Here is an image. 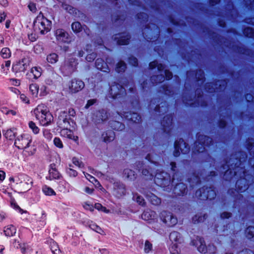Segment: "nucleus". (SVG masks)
<instances>
[{
    "label": "nucleus",
    "mask_w": 254,
    "mask_h": 254,
    "mask_svg": "<svg viewBox=\"0 0 254 254\" xmlns=\"http://www.w3.org/2000/svg\"><path fill=\"white\" fill-rule=\"evenodd\" d=\"M34 114L42 126L49 125L53 121V117L48 108L44 104L39 105L34 110Z\"/></svg>",
    "instance_id": "obj_1"
},
{
    "label": "nucleus",
    "mask_w": 254,
    "mask_h": 254,
    "mask_svg": "<svg viewBox=\"0 0 254 254\" xmlns=\"http://www.w3.org/2000/svg\"><path fill=\"white\" fill-rule=\"evenodd\" d=\"M32 137L28 134H22L17 137L14 144L18 149H22L29 155H32L35 152V149L31 147Z\"/></svg>",
    "instance_id": "obj_2"
},
{
    "label": "nucleus",
    "mask_w": 254,
    "mask_h": 254,
    "mask_svg": "<svg viewBox=\"0 0 254 254\" xmlns=\"http://www.w3.org/2000/svg\"><path fill=\"white\" fill-rule=\"evenodd\" d=\"M52 22L44 17L40 12L37 16L33 23V29L37 33L45 34L50 31Z\"/></svg>",
    "instance_id": "obj_3"
},
{
    "label": "nucleus",
    "mask_w": 254,
    "mask_h": 254,
    "mask_svg": "<svg viewBox=\"0 0 254 254\" xmlns=\"http://www.w3.org/2000/svg\"><path fill=\"white\" fill-rule=\"evenodd\" d=\"M33 180L27 176H21L16 178V187L23 192H27L33 187Z\"/></svg>",
    "instance_id": "obj_4"
},
{
    "label": "nucleus",
    "mask_w": 254,
    "mask_h": 254,
    "mask_svg": "<svg viewBox=\"0 0 254 254\" xmlns=\"http://www.w3.org/2000/svg\"><path fill=\"white\" fill-rule=\"evenodd\" d=\"M29 94L34 98H38L39 96H45L48 94L47 87L43 85L39 87L37 83H31L29 86Z\"/></svg>",
    "instance_id": "obj_5"
},
{
    "label": "nucleus",
    "mask_w": 254,
    "mask_h": 254,
    "mask_svg": "<svg viewBox=\"0 0 254 254\" xmlns=\"http://www.w3.org/2000/svg\"><path fill=\"white\" fill-rule=\"evenodd\" d=\"M191 245L197 247L198 251L200 253H206L208 252L209 254H212L216 251V248L214 246H209L206 247L204 241L198 237L191 241Z\"/></svg>",
    "instance_id": "obj_6"
},
{
    "label": "nucleus",
    "mask_w": 254,
    "mask_h": 254,
    "mask_svg": "<svg viewBox=\"0 0 254 254\" xmlns=\"http://www.w3.org/2000/svg\"><path fill=\"white\" fill-rule=\"evenodd\" d=\"M126 94L125 88L120 84L114 83L111 86L110 94L114 99H118Z\"/></svg>",
    "instance_id": "obj_7"
},
{
    "label": "nucleus",
    "mask_w": 254,
    "mask_h": 254,
    "mask_svg": "<svg viewBox=\"0 0 254 254\" xmlns=\"http://www.w3.org/2000/svg\"><path fill=\"white\" fill-rule=\"evenodd\" d=\"M30 62V61L29 58H23L15 64L13 65L12 68L16 71L24 72L29 66Z\"/></svg>",
    "instance_id": "obj_8"
},
{
    "label": "nucleus",
    "mask_w": 254,
    "mask_h": 254,
    "mask_svg": "<svg viewBox=\"0 0 254 254\" xmlns=\"http://www.w3.org/2000/svg\"><path fill=\"white\" fill-rule=\"evenodd\" d=\"M161 219L163 223L168 227L175 225V218L173 214L168 211H163L161 213Z\"/></svg>",
    "instance_id": "obj_9"
},
{
    "label": "nucleus",
    "mask_w": 254,
    "mask_h": 254,
    "mask_svg": "<svg viewBox=\"0 0 254 254\" xmlns=\"http://www.w3.org/2000/svg\"><path fill=\"white\" fill-rule=\"evenodd\" d=\"M108 119V116L107 112L104 110H101L98 111L95 113L93 121L97 125L104 123Z\"/></svg>",
    "instance_id": "obj_10"
},
{
    "label": "nucleus",
    "mask_w": 254,
    "mask_h": 254,
    "mask_svg": "<svg viewBox=\"0 0 254 254\" xmlns=\"http://www.w3.org/2000/svg\"><path fill=\"white\" fill-rule=\"evenodd\" d=\"M57 124L58 126L62 129L70 127L69 119L67 118L66 112H62L60 113Z\"/></svg>",
    "instance_id": "obj_11"
},
{
    "label": "nucleus",
    "mask_w": 254,
    "mask_h": 254,
    "mask_svg": "<svg viewBox=\"0 0 254 254\" xmlns=\"http://www.w3.org/2000/svg\"><path fill=\"white\" fill-rule=\"evenodd\" d=\"M155 181L161 186L166 185L170 181V176L165 172L157 173L155 175Z\"/></svg>",
    "instance_id": "obj_12"
},
{
    "label": "nucleus",
    "mask_w": 254,
    "mask_h": 254,
    "mask_svg": "<svg viewBox=\"0 0 254 254\" xmlns=\"http://www.w3.org/2000/svg\"><path fill=\"white\" fill-rule=\"evenodd\" d=\"M84 86L83 82L80 80L74 79L72 80L69 88L73 92H76L81 90Z\"/></svg>",
    "instance_id": "obj_13"
},
{
    "label": "nucleus",
    "mask_w": 254,
    "mask_h": 254,
    "mask_svg": "<svg viewBox=\"0 0 254 254\" xmlns=\"http://www.w3.org/2000/svg\"><path fill=\"white\" fill-rule=\"evenodd\" d=\"M126 189L125 186L119 182L114 184L113 192L114 195L119 196L125 194Z\"/></svg>",
    "instance_id": "obj_14"
},
{
    "label": "nucleus",
    "mask_w": 254,
    "mask_h": 254,
    "mask_svg": "<svg viewBox=\"0 0 254 254\" xmlns=\"http://www.w3.org/2000/svg\"><path fill=\"white\" fill-rule=\"evenodd\" d=\"M57 39L63 42H69L70 41L68 34L63 29H58L56 31Z\"/></svg>",
    "instance_id": "obj_15"
},
{
    "label": "nucleus",
    "mask_w": 254,
    "mask_h": 254,
    "mask_svg": "<svg viewBox=\"0 0 254 254\" xmlns=\"http://www.w3.org/2000/svg\"><path fill=\"white\" fill-rule=\"evenodd\" d=\"M70 127L69 128H63L61 131V134L62 136L68 138L69 139H72L74 141H77L78 137L73 135L72 131L70 129Z\"/></svg>",
    "instance_id": "obj_16"
},
{
    "label": "nucleus",
    "mask_w": 254,
    "mask_h": 254,
    "mask_svg": "<svg viewBox=\"0 0 254 254\" xmlns=\"http://www.w3.org/2000/svg\"><path fill=\"white\" fill-rule=\"evenodd\" d=\"M173 117L171 115L166 116L162 122V125L164 127L165 131L169 132L170 127L172 126Z\"/></svg>",
    "instance_id": "obj_17"
},
{
    "label": "nucleus",
    "mask_w": 254,
    "mask_h": 254,
    "mask_svg": "<svg viewBox=\"0 0 254 254\" xmlns=\"http://www.w3.org/2000/svg\"><path fill=\"white\" fill-rule=\"evenodd\" d=\"M115 39L117 40V43L119 45H127L128 43V40L129 39V37L128 34L126 33H124L122 34H120L118 35L116 37Z\"/></svg>",
    "instance_id": "obj_18"
},
{
    "label": "nucleus",
    "mask_w": 254,
    "mask_h": 254,
    "mask_svg": "<svg viewBox=\"0 0 254 254\" xmlns=\"http://www.w3.org/2000/svg\"><path fill=\"white\" fill-rule=\"evenodd\" d=\"M115 134L113 131L108 130L104 132L102 135V138L104 142L108 143L114 140Z\"/></svg>",
    "instance_id": "obj_19"
},
{
    "label": "nucleus",
    "mask_w": 254,
    "mask_h": 254,
    "mask_svg": "<svg viewBox=\"0 0 254 254\" xmlns=\"http://www.w3.org/2000/svg\"><path fill=\"white\" fill-rule=\"evenodd\" d=\"M96 66L98 69L104 72H108L109 71V68L107 64L105 63L102 59H98L96 60Z\"/></svg>",
    "instance_id": "obj_20"
},
{
    "label": "nucleus",
    "mask_w": 254,
    "mask_h": 254,
    "mask_svg": "<svg viewBox=\"0 0 254 254\" xmlns=\"http://www.w3.org/2000/svg\"><path fill=\"white\" fill-rule=\"evenodd\" d=\"M156 217V213L154 211L147 210L145 211L141 215L142 218L146 221L154 219Z\"/></svg>",
    "instance_id": "obj_21"
},
{
    "label": "nucleus",
    "mask_w": 254,
    "mask_h": 254,
    "mask_svg": "<svg viewBox=\"0 0 254 254\" xmlns=\"http://www.w3.org/2000/svg\"><path fill=\"white\" fill-rule=\"evenodd\" d=\"M3 232L5 236L11 237L15 235L16 229L13 225H8L4 228Z\"/></svg>",
    "instance_id": "obj_22"
},
{
    "label": "nucleus",
    "mask_w": 254,
    "mask_h": 254,
    "mask_svg": "<svg viewBox=\"0 0 254 254\" xmlns=\"http://www.w3.org/2000/svg\"><path fill=\"white\" fill-rule=\"evenodd\" d=\"M123 176L129 181H133L135 179L134 172L129 169L124 170L123 172Z\"/></svg>",
    "instance_id": "obj_23"
},
{
    "label": "nucleus",
    "mask_w": 254,
    "mask_h": 254,
    "mask_svg": "<svg viewBox=\"0 0 254 254\" xmlns=\"http://www.w3.org/2000/svg\"><path fill=\"white\" fill-rule=\"evenodd\" d=\"M147 198L154 205H158L161 203V199L153 193H149L147 195Z\"/></svg>",
    "instance_id": "obj_24"
},
{
    "label": "nucleus",
    "mask_w": 254,
    "mask_h": 254,
    "mask_svg": "<svg viewBox=\"0 0 254 254\" xmlns=\"http://www.w3.org/2000/svg\"><path fill=\"white\" fill-rule=\"evenodd\" d=\"M202 190H204L203 192L204 195L203 198H209L211 199L213 198L216 195L215 191L210 188H206L205 190L202 189Z\"/></svg>",
    "instance_id": "obj_25"
},
{
    "label": "nucleus",
    "mask_w": 254,
    "mask_h": 254,
    "mask_svg": "<svg viewBox=\"0 0 254 254\" xmlns=\"http://www.w3.org/2000/svg\"><path fill=\"white\" fill-rule=\"evenodd\" d=\"M142 173L146 179L152 180L153 178L154 173L151 169L144 168Z\"/></svg>",
    "instance_id": "obj_26"
},
{
    "label": "nucleus",
    "mask_w": 254,
    "mask_h": 254,
    "mask_svg": "<svg viewBox=\"0 0 254 254\" xmlns=\"http://www.w3.org/2000/svg\"><path fill=\"white\" fill-rule=\"evenodd\" d=\"M199 140H203V141H202V144H201V147L196 149L198 152H202L204 149V145L205 144L207 145L208 142L211 141V139L206 136H202L201 138L199 139Z\"/></svg>",
    "instance_id": "obj_27"
},
{
    "label": "nucleus",
    "mask_w": 254,
    "mask_h": 254,
    "mask_svg": "<svg viewBox=\"0 0 254 254\" xmlns=\"http://www.w3.org/2000/svg\"><path fill=\"white\" fill-rule=\"evenodd\" d=\"M42 191L43 193L46 195H55L56 194V192L54 190L47 186H44L42 188Z\"/></svg>",
    "instance_id": "obj_28"
},
{
    "label": "nucleus",
    "mask_w": 254,
    "mask_h": 254,
    "mask_svg": "<svg viewBox=\"0 0 254 254\" xmlns=\"http://www.w3.org/2000/svg\"><path fill=\"white\" fill-rule=\"evenodd\" d=\"M125 117L135 123L139 122L141 118L140 116L137 113L127 114L125 116Z\"/></svg>",
    "instance_id": "obj_29"
},
{
    "label": "nucleus",
    "mask_w": 254,
    "mask_h": 254,
    "mask_svg": "<svg viewBox=\"0 0 254 254\" xmlns=\"http://www.w3.org/2000/svg\"><path fill=\"white\" fill-rule=\"evenodd\" d=\"M47 60L49 63L55 64L58 61V56L55 53L50 54L48 55Z\"/></svg>",
    "instance_id": "obj_30"
},
{
    "label": "nucleus",
    "mask_w": 254,
    "mask_h": 254,
    "mask_svg": "<svg viewBox=\"0 0 254 254\" xmlns=\"http://www.w3.org/2000/svg\"><path fill=\"white\" fill-rule=\"evenodd\" d=\"M0 55L3 59H7L10 57L11 53L8 48H3L0 51Z\"/></svg>",
    "instance_id": "obj_31"
},
{
    "label": "nucleus",
    "mask_w": 254,
    "mask_h": 254,
    "mask_svg": "<svg viewBox=\"0 0 254 254\" xmlns=\"http://www.w3.org/2000/svg\"><path fill=\"white\" fill-rule=\"evenodd\" d=\"M31 72L33 74L34 78H38L41 75L42 69L40 67L35 66L31 68Z\"/></svg>",
    "instance_id": "obj_32"
},
{
    "label": "nucleus",
    "mask_w": 254,
    "mask_h": 254,
    "mask_svg": "<svg viewBox=\"0 0 254 254\" xmlns=\"http://www.w3.org/2000/svg\"><path fill=\"white\" fill-rule=\"evenodd\" d=\"M111 126L113 129L118 130H122L125 127L124 125L123 124H122L119 122L116 121L113 122L112 123Z\"/></svg>",
    "instance_id": "obj_33"
},
{
    "label": "nucleus",
    "mask_w": 254,
    "mask_h": 254,
    "mask_svg": "<svg viewBox=\"0 0 254 254\" xmlns=\"http://www.w3.org/2000/svg\"><path fill=\"white\" fill-rule=\"evenodd\" d=\"M49 177L51 179H56L60 177V174L59 172L53 168H52L49 170Z\"/></svg>",
    "instance_id": "obj_34"
},
{
    "label": "nucleus",
    "mask_w": 254,
    "mask_h": 254,
    "mask_svg": "<svg viewBox=\"0 0 254 254\" xmlns=\"http://www.w3.org/2000/svg\"><path fill=\"white\" fill-rule=\"evenodd\" d=\"M28 126L34 134H37L39 132L40 129L39 127L33 122L30 121L28 123Z\"/></svg>",
    "instance_id": "obj_35"
},
{
    "label": "nucleus",
    "mask_w": 254,
    "mask_h": 254,
    "mask_svg": "<svg viewBox=\"0 0 254 254\" xmlns=\"http://www.w3.org/2000/svg\"><path fill=\"white\" fill-rule=\"evenodd\" d=\"M126 68V64L123 61H121L117 65L116 70L118 72H123L125 70Z\"/></svg>",
    "instance_id": "obj_36"
},
{
    "label": "nucleus",
    "mask_w": 254,
    "mask_h": 254,
    "mask_svg": "<svg viewBox=\"0 0 254 254\" xmlns=\"http://www.w3.org/2000/svg\"><path fill=\"white\" fill-rule=\"evenodd\" d=\"M72 30L76 33L79 32L82 29L81 24L78 22H74L71 25Z\"/></svg>",
    "instance_id": "obj_37"
},
{
    "label": "nucleus",
    "mask_w": 254,
    "mask_h": 254,
    "mask_svg": "<svg viewBox=\"0 0 254 254\" xmlns=\"http://www.w3.org/2000/svg\"><path fill=\"white\" fill-rule=\"evenodd\" d=\"M186 186L183 183H179L176 185V190L177 189H180V192H177L178 194L182 195L184 194L186 190Z\"/></svg>",
    "instance_id": "obj_38"
},
{
    "label": "nucleus",
    "mask_w": 254,
    "mask_h": 254,
    "mask_svg": "<svg viewBox=\"0 0 254 254\" xmlns=\"http://www.w3.org/2000/svg\"><path fill=\"white\" fill-rule=\"evenodd\" d=\"M149 66L151 68H154L156 67H157L159 71H161L163 69L164 67L162 64H158L156 61H154L150 63Z\"/></svg>",
    "instance_id": "obj_39"
},
{
    "label": "nucleus",
    "mask_w": 254,
    "mask_h": 254,
    "mask_svg": "<svg viewBox=\"0 0 254 254\" xmlns=\"http://www.w3.org/2000/svg\"><path fill=\"white\" fill-rule=\"evenodd\" d=\"M247 237L249 239L252 238L254 236V227H249L246 230Z\"/></svg>",
    "instance_id": "obj_40"
},
{
    "label": "nucleus",
    "mask_w": 254,
    "mask_h": 254,
    "mask_svg": "<svg viewBox=\"0 0 254 254\" xmlns=\"http://www.w3.org/2000/svg\"><path fill=\"white\" fill-rule=\"evenodd\" d=\"M94 208L98 210L101 211L106 213H108L110 212L109 210L107 209L105 207H104L99 203L95 204Z\"/></svg>",
    "instance_id": "obj_41"
},
{
    "label": "nucleus",
    "mask_w": 254,
    "mask_h": 254,
    "mask_svg": "<svg viewBox=\"0 0 254 254\" xmlns=\"http://www.w3.org/2000/svg\"><path fill=\"white\" fill-rule=\"evenodd\" d=\"M5 136L6 138L12 140L15 136V132L13 129H8L5 133Z\"/></svg>",
    "instance_id": "obj_42"
},
{
    "label": "nucleus",
    "mask_w": 254,
    "mask_h": 254,
    "mask_svg": "<svg viewBox=\"0 0 254 254\" xmlns=\"http://www.w3.org/2000/svg\"><path fill=\"white\" fill-rule=\"evenodd\" d=\"M85 176L87 180H88L91 183L93 184L95 186H97V185H99L98 181L93 177L91 176L88 174H85Z\"/></svg>",
    "instance_id": "obj_43"
},
{
    "label": "nucleus",
    "mask_w": 254,
    "mask_h": 254,
    "mask_svg": "<svg viewBox=\"0 0 254 254\" xmlns=\"http://www.w3.org/2000/svg\"><path fill=\"white\" fill-rule=\"evenodd\" d=\"M54 144L59 148H63L64 144L61 139L59 137H55L54 139Z\"/></svg>",
    "instance_id": "obj_44"
},
{
    "label": "nucleus",
    "mask_w": 254,
    "mask_h": 254,
    "mask_svg": "<svg viewBox=\"0 0 254 254\" xmlns=\"http://www.w3.org/2000/svg\"><path fill=\"white\" fill-rule=\"evenodd\" d=\"M134 199L140 205H144L145 204V202L143 198L138 195L134 196Z\"/></svg>",
    "instance_id": "obj_45"
},
{
    "label": "nucleus",
    "mask_w": 254,
    "mask_h": 254,
    "mask_svg": "<svg viewBox=\"0 0 254 254\" xmlns=\"http://www.w3.org/2000/svg\"><path fill=\"white\" fill-rule=\"evenodd\" d=\"M69 169L67 170V173L70 177H75L77 176V173L76 171L74 170L72 167H73L71 164L69 165Z\"/></svg>",
    "instance_id": "obj_46"
},
{
    "label": "nucleus",
    "mask_w": 254,
    "mask_h": 254,
    "mask_svg": "<svg viewBox=\"0 0 254 254\" xmlns=\"http://www.w3.org/2000/svg\"><path fill=\"white\" fill-rule=\"evenodd\" d=\"M82 206L84 209L89 210L91 212L94 211V207L91 204L88 203V202H84L82 203Z\"/></svg>",
    "instance_id": "obj_47"
},
{
    "label": "nucleus",
    "mask_w": 254,
    "mask_h": 254,
    "mask_svg": "<svg viewBox=\"0 0 254 254\" xmlns=\"http://www.w3.org/2000/svg\"><path fill=\"white\" fill-rule=\"evenodd\" d=\"M152 249V244L148 241H146L144 246V251L146 253H148Z\"/></svg>",
    "instance_id": "obj_48"
},
{
    "label": "nucleus",
    "mask_w": 254,
    "mask_h": 254,
    "mask_svg": "<svg viewBox=\"0 0 254 254\" xmlns=\"http://www.w3.org/2000/svg\"><path fill=\"white\" fill-rule=\"evenodd\" d=\"M62 7L70 13H72L73 11V8L70 5H69L66 3L62 4Z\"/></svg>",
    "instance_id": "obj_49"
},
{
    "label": "nucleus",
    "mask_w": 254,
    "mask_h": 254,
    "mask_svg": "<svg viewBox=\"0 0 254 254\" xmlns=\"http://www.w3.org/2000/svg\"><path fill=\"white\" fill-rule=\"evenodd\" d=\"M244 33L247 36L251 37L253 35L254 31L252 28H247L245 29V30L244 31Z\"/></svg>",
    "instance_id": "obj_50"
},
{
    "label": "nucleus",
    "mask_w": 254,
    "mask_h": 254,
    "mask_svg": "<svg viewBox=\"0 0 254 254\" xmlns=\"http://www.w3.org/2000/svg\"><path fill=\"white\" fill-rule=\"evenodd\" d=\"M29 9L32 12H35L37 10L36 4L34 2H30L28 5Z\"/></svg>",
    "instance_id": "obj_51"
},
{
    "label": "nucleus",
    "mask_w": 254,
    "mask_h": 254,
    "mask_svg": "<svg viewBox=\"0 0 254 254\" xmlns=\"http://www.w3.org/2000/svg\"><path fill=\"white\" fill-rule=\"evenodd\" d=\"M164 76L162 75V74H161L160 75H158L156 77L154 76L152 77V80H155L156 82H160L164 80Z\"/></svg>",
    "instance_id": "obj_52"
},
{
    "label": "nucleus",
    "mask_w": 254,
    "mask_h": 254,
    "mask_svg": "<svg viewBox=\"0 0 254 254\" xmlns=\"http://www.w3.org/2000/svg\"><path fill=\"white\" fill-rule=\"evenodd\" d=\"M72 163L75 166L80 168L83 166V164L77 158L74 157L72 159Z\"/></svg>",
    "instance_id": "obj_53"
},
{
    "label": "nucleus",
    "mask_w": 254,
    "mask_h": 254,
    "mask_svg": "<svg viewBox=\"0 0 254 254\" xmlns=\"http://www.w3.org/2000/svg\"><path fill=\"white\" fill-rule=\"evenodd\" d=\"M20 98L21 100V101L26 104H29L30 103V100L28 97H27L25 94H21L20 95Z\"/></svg>",
    "instance_id": "obj_54"
},
{
    "label": "nucleus",
    "mask_w": 254,
    "mask_h": 254,
    "mask_svg": "<svg viewBox=\"0 0 254 254\" xmlns=\"http://www.w3.org/2000/svg\"><path fill=\"white\" fill-rule=\"evenodd\" d=\"M39 33H37L35 32L34 33H31V34H28V38L30 40H31V41H35L37 38V35Z\"/></svg>",
    "instance_id": "obj_55"
},
{
    "label": "nucleus",
    "mask_w": 254,
    "mask_h": 254,
    "mask_svg": "<svg viewBox=\"0 0 254 254\" xmlns=\"http://www.w3.org/2000/svg\"><path fill=\"white\" fill-rule=\"evenodd\" d=\"M96 54L95 53H92L89 54L86 56V59L88 62H92L96 58Z\"/></svg>",
    "instance_id": "obj_56"
},
{
    "label": "nucleus",
    "mask_w": 254,
    "mask_h": 254,
    "mask_svg": "<svg viewBox=\"0 0 254 254\" xmlns=\"http://www.w3.org/2000/svg\"><path fill=\"white\" fill-rule=\"evenodd\" d=\"M43 135L48 139H50L51 138V133L49 130L44 129L43 130Z\"/></svg>",
    "instance_id": "obj_57"
},
{
    "label": "nucleus",
    "mask_w": 254,
    "mask_h": 254,
    "mask_svg": "<svg viewBox=\"0 0 254 254\" xmlns=\"http://www.w3.org/2000/svg\"><path fill=\"white\" fill-rule=\"evenodd\" d=\"M129 63L133 66L137 65V60L134 57H130L129 58Z\"/></svg>",
    "instance_id": "obj_58"
},
{
    "label": "nucleus",
    "mask_w": 254,
    "mask_h": 254,
    "mask_svg": "<svg viewBox=\"0 0 254 254\" xmlns=\"http://www.w3.org/2000/svg\"><path fill=\"white\" fill-rule=\"evenodd\" d=\"M175 147H176V157L179 155V149H180L182 152H183V150L182 149L181 144H180L179 142H178L176 140Z\"/></svg>",
    "instance_id": "obj_59"
},
{
    "label": "nucleus",
    "mask_w": 254,
    "mask_h": 254,
    "mask_svg": "<svg viewBox=\"0 0 254 254\" xmlns=\"http://www.w3.org/2000/svg\"><path fill=\"white\" fill-rule=\"evenodd\" d=\"M205 216H203V217H201V216H199L198 218H197V216H195V217H194L193 218V221H194V223H196V222H201L202 221H203V220L205 219Z\"/></svg>",
    "instance_id": "obj_60"
},
{
    "label": "nucleus",
    "mask_w": 254,
    "mask_h": 254,
    "mask_svg": "<svg viewBox=\"0 0 254 254\" xmlns=\"http://www.w3.org/2000/svg\"><path fill=\"white\" fill-rule=\"evenodd\" d=\"M166 78L167 79H170L172 77V73L168 70H165L164 71Z\"/></svg>",
    "instance_id": "obj_61"
},
{
    "label": "nucleus",
    "mask_w": 254,
    "mask_h": 254,
    "mask_svg": "<svg viewBox=\"0 0 254 254\" xmlns=\"http://www.w3.org/2000/svg\"><path fill=\"white\" fill-rule=\"evenodd\" d=\"M90 228L99 233H100V231H101V229L96 225H90Z\"/></svg>",
    "instance_id": "obj_62"
},
{
    "label": "nucleus",
    "mask_w": 254,
    "mask_h": 254,
    "mask_svg": "<svg viewBox=\"0 0 254 254\" xmlns=\"http://www.w3.org/2000/svg\"><path fill=\"white\" fill-rule=\"evenodd\" d=\"M20 248L21 249V251L23 253H26V250L28 249V246L26 245L25 244H20Z\"/></svg>",
    "instance_id": "obj_63"
},
{
    "label": "nucleus",
    "mask_w": 254,
    "mask_h": 254,
    "mask_svg": "<svg viewBox=\"0 0 254 254\" xmlns=\"http://www.w3.org/2000/svg\"><path fill=\"white\" fill-rule=\"evenodd\" d=\"M10 81L11 83L15 86H18L20 84V81L16 79H11Z\"/></svg>",
    "instance_id": "obj_64"
}]
</instances>
